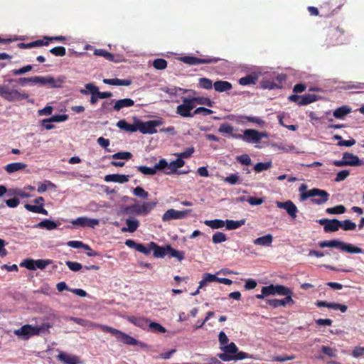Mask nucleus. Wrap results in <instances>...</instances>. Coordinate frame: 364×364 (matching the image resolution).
I'll list each match as a JSON object with an SVG mask.
<instances>
[{
	"label": "nucleus",
	"instance_id": "nucleus-1",
	"mask_svg": "<svg viewBox=\"0 0 364 364\" xmlns=\"http://www.w3.org/2000/svg\"><path fill=\"white\" fill-rule=\"evenodd\" d=\"M9 84L18 83L21 86H25L26 84L30 83L31 85H38L41 86L48 85L50 87H58L60 85L56 84V81L52 76H33L31 77H20L18 79L11 78L5 80Z\"/></svg>",
	"mask_w": 364,
	"mask_h": 364
},
{
	"label": "nucleus",
	"instance_id": "nucleus-2",
	"mask_svg": "<svg viewBox=\"0 0 364 364\" xmlns=\"http://www.w3.org/2000/svg\"><path fill=\"white\" fill-rule=\"evenodd\" d=\"M306 188L307 186L306 184H301L299 187L300 200L301 201H304L309 198H314L316 196H319L320 199L312 198L311 202L314 204L322 205L328 200L329 194L327 191L316 188L306 191Z\"/></svg>",
	"mask_w": 364,
	"mask_h": 364
},
{
	"label": "nucleus",
	"instance_id": "nucleus-3",
	"mask_svg": "<svg viewBox=\"0 0 364 364\" xmlns=\"http://www.w3.org/2000/svg\"><path fill=\"white\" fill-rule=\"evenodd\" d=\"M98 326L103 332L109 333L112 335H113L117 341L123 343L129 346H143V343L140 342L139 341L135 339L134 338L132 337L131 336L119 331L116 328H114L112 327L102 325V324H97L96 325Z\"/></svg>",
	"mask_w": 364,
	"mask_h": 364
},
{
	"label": "nucleus",
	"instance_id": "nucleus-4",
	"mask_svg": "<svg viewBox=\"0 0 364 364\" xmlns=\"http://www.w3.org/2000/svg\"><path fill=\"white\" fill-rule=\"evenodd\" d=\"M319 247L321 248L335 247L350 254H360L363 252V249L338 240L322 241L319 243Z\"/></svg>",
	"mask_w": 364,
	"mask_h": 364
},
{
	"label": "nucleus",
	"instance_id": "nucleus-5",
	"mask_svg": "<svg viewBox=\"0 0 364 364\" xmlns=\"http://www.w3.org/2000/svg\"><path fill=\"white\" fill-rule=\"evenodd\" d=\"M0 96L9 102L26 100L29 97L28 94L10 88L8 85H0Z\"/></svg>",
	"mask_w": 364,
	"mask_h": 364
},
{
	"label": "nucleus",
	"instance_id": "nucleus-6",
	"mask_svg": "<svg viewBox=\"0 0 364 364\" xmlns=\"http://www.w3.org/2000/svg\"><path fill=\"white\" fill-rule=\"evenodd\" d=\"M267 134L264 132H259L255 129H248L244 131L243 134H232V137L237 139H242L247 143H258L260 140L267 137Z\"/></svg>",
	"mask_w": 364,
	"mask_h": 364
},
{
	"label": "nucleus",
	"instance_id": "nucleus-7",
	"mask_svg": "<svg viewBox=\"0 0 364 364\" xmlns=\"http://www.w3.org/2000/svg\"><path fill=\"white\" fill-rule=\"evenodd\" d=\"M181 61L190 65H199V64H210L215 63L219 60V58L214 57L206 56L205 58H197L191 55H186L180 58Z\"/></svg>",
	"mask_w": 364,
	"mask_h": 364
},
{
	"label": "nucleus",
	"instance_id": "nucleus-8",
	"mask_svg": "<svg viewBox=\"0 0 364 364\" xmlns=\"http://www.w3.org/2000/svg\"><path fill=\"white\" fill-rule=\"evenodd\" d=\"M182 102L183 103L177 107L176 113L183 117H193V112L191 111L194 109L195 105L191 98L183 97Z\"/></svg>",
	"mask_w": 364,
	"mask_h": 364
},
{
	"label": "nucleus",
	"instance_id": "nucleus-9",
	"mask_svg": "<svg viewBox=\"0 0 364 364\" xmlns=\"http://www.w3.org/2000/svg\"><path fill=\"white\" fill-rule=\"evenodd\" d=\"M345 31L343 28L337 26L336 28H330L328 31L327 36L329 43L333 45L343 43L345 41Z\"/></svg>",
	"mask_w": 364,
	"mask_h": 364
},
{
	"label": "nucleus",
	"instance_id": "nucleus-10",
	"mask_svg": "<svg viewBox=\"0 0 364 364\" xmlns=\"http://www.w3.org/2000/svg\"><path fill=\"white\" fill-rule=\"evenodd\" d=\"M138 128L142 134H154L157 132L156 127L162 124L161 120H151L146 122H137Z\"/></svg>",
	"mask_w": 364,
	"mask_h": 364
},
{
	"label": "nucleus",
	"instance_id": "nucleus-11",
	"mask_svg": "<svg viewBox=\"0 0 364 364\" xmlns=\"http://www.w3.org/2000/svg\"><path fill=\"white\" fill-rule=\"evenodd\" d=\"M50 263L51 261L49 259L34 260L32 259H26L20 264V266L24 267L29 270H35L37 268L40 269H43Z\"/></svg>",
	"mask_w": 364,
	"mask_h": 364
},
{
	"label": "nucleus",
	"instance_id": "nucleus-12",
	"mask_svg": "<svg viewBox=\"0 0 364 364\" xmlns=\"http://www.w3.org/2000/svg\"><path fill=\"white\" fill-rule=\"evenodd\" d=\"M320 225H323L325 232H332L338 230L341 227V221L338 219L323 218L317 221Z\"/></svg>",
	"mask_w": 364,
	"mask_h": 364
},
{
	"label": "nucleus",
	"instance_id": "nucleus-13",
	"mask_svg": "<svg viewBox=\"0 0 364 364\" xmlns=\"http://www.w3.org/2000/svg\"><path fill=\"white\" fill-rule=\"evenodd\" d=\"M191 210H177L175 209H169L166 210L162 216V220L169 221L171 220L182 219L191 212Z\"/></svg>",
	"mask_w": 364,
	"mask_h": 364
},
{
	"label": "nucleus",
	"instance_id": "nucleus-14",
	"mask_svg": "<svg viewBox=\"0 0 364 364\" xmlns=\"http://www.w3.org/2000/svg\"><path fill=\"white\" fill-rule=\"evenodd\" d=\"M15 334L18 336H23L24 339H28L31 336H38V331L35 326L26 324L16 330Z\"/></svg>",
	"mask_w": 364,
	"mask_h": 364
},
{
	"label": "nucleus",
	"instance_id": "nucleus-15",
	"mask_svg": "<svg viewBox=\"0 0 364 364\" xmlns=\"http://www.w3.org/2000/svg\"><path fill=\"white\" fill-rule=\"evenodd\" d=\"M276 204L277 208L284 209L292 219L296 218L298 208L291 200H289L285 202L277 201Z\"/></svg>",
	"mask_w": 364,
	"mask_h": 364
},
{
	"label": "nucleus",
	"instance_id": "nucleus-16",
	"mask_svg": "<svg viewBox=\"0 0 364 364\" xmlns=\"http://www.w3.org/2000/svg\"><path fill=\"white\" fill-rule=\"evenodd\" d=\"M70 223L75 226L94 228L99 224V220L86 217H79L75 220H71Z\"/></svg>",
	"mask_w": 364,
	"mask_h": 364
},
{
	"label": "nucleus",
	"instance_id": "nucleus-17",
	"mask_svg": "<svg viewBox=\"0 0 364 364\" xmlns=\"http://www.w3.org/2000/svg\"><path fill=\"white\" fill-rule=\"evenodd\" d=\"M292 294L286 295L282 299H267V303L273 308H278L279 306H285L286 305L294 304V301L291 297Z\"/></svg>",
	"mask_w": 364,
	"mask_h": 364
},
{
	"label": "nucleus",
	"instance_id": "nucleus-18",
	"mask_svg": "<svg viewBox=\"0 0 364 364\" xmlns=\"http://www.w3.org/2000/svg\"><path fill=\"white\" fill-rule=\"evenodd\" d=\"M57 358L64 364H78L80 363L78 356L70 355L64 352H60Z\"/></svg>",
	"mask_w": 364,
	"mask_h": 364
},
{
	"label": "nucleus",
	"instance_id": "nucleus-19",
	"mask_svg": "<svg viewBox=\"0 0 364 364\" xmlns=\"http://www.w3.org/2000/svg\"><path fill=\"white\" fill-rule=\"evenodd\" d=\"M343 159H346L347 166H360L364 165V162L360 159L358 156L353 154L352 153H343Z\"/></svg>",
	"mask_w": 364,
	"mask_h": 364
},
{
	"label": "nucleus",
	"instance_id": "nucleus-20",
	"mask_svg": "<svg viewBox=\"0 0 364 364\" xmlns=\"http://www.w3.org/2000/svg\"><path fill=\"white\" fill-rule=\"evenodd\" d=\"M316 305L318 307H327L328 309H332L334 310H340L343 313L346 312L348 309L347 306L344 304L337 303H328L326 301H317L316 302Z\"/></svg>",
	"mask_w": 364,
	"mask_h": 364
},
{
	"label": "nucleus",
	"instance_id": "nucleus-21",
	"mask_svg": "<svg viewBox=\"0 0 364 364\" xmlns=\"http://www.w3.org/2000/svg\"><path fill=\"white\" fill-rule=\"evenodd\" d=\"M128 321L135 325L136 326H138L141 328L146 329V328H149V324L150 323V321L148 318H144V317H136V316H129Z\"/></svg>",
	"mask_w": 364,
	"mask_h": 364
},
{
	"label": "nucleus",
	"instance_id": "nucleus-22",
	"mask_svg": "<svg viewBox=\"0 0 364 364\" xmlns=\"http://www.w3.org/2000/svg\"><path fill=\"white\" fill-rule=\"evenodd\" d=\"M129 179V175H123V174H109L105 176V181L107 182H114V183H124L128 182Z\"/></svg>",
	"mask_w": 364,
	"mask_h": 364
},
{
	"label": "nucleus",
	"instance_id": "nucleus-23",
	"mask_svg": "<svg viewBox=\"0 0 364 364\" xmlns=\"http://www.w3.org/2000/svg\"><path fill=\"white\" fill-rule=\"evenodd\" d=\"M185 162L183 159L178 158L177 159L171 161L168 164V171H165V173L171 175L177 173V169L183 167Z\"/></svg>",
	"mask_w": 364,
	"mask_h": 364
},
{
	"label": "nucleus",
	"instance_id": "nucleus-24",
	"mask_svg": "<svg viewBox=\"0 0 364 364\" xmlns=\"http://www.w3.org/2000/svg\"><path fill=\"white\" fill-rule=\"evenodd\" d=\"M153 255L156 258H163L167 255L166 246L162 247L158 245L154 242H151Z\"/></svg>",
	"mask_w": 364,
	"mask_h": 364
},
{
	"label": "nucleus",
	"instance_id": "nucleus-25",
	"mask_svg": "<svg viewBox=\"0 0 364 364\" xmlns=\"http://www.w3.org/2000/svg\"><path fill=\"white\" fill-rule=\"evenodd\" d=\"M26 166H27V165L24 163L14 162V163L9 164L6 166H5L4 170L8 173H13L14 172H16V171H18L26 168Z\"/></svg>",
	"mask_w": 364,
	"mask_h": 364
},
{
	"label": "nucleus",
	"instance_id": "nucleus-26",
	"mask_svg": "<svg viewBox=\"0 0 364 364\" xmlns=\"http://www.w3.org/2000/svg\"><path fill=\"white\" fill-rule=\"evenodd\" d=\"M215 91L219 92H227L232 89V84L228 81L218 80L213 84Z\"/></svg>",
	"mask_w": 364,
	"mask_h": 364
},
{
	"label": "nucleus",
	"instance_id": "nucleus-27",
	"mask_svg": "<svg viewBox=\"0 0 364 364\" xmlns=\"http://www.w3.org/2000/svg\"><path fill=\"white\" fill-rule=\"evenodd\" d=\"M134 105V102L133 100L130 98H125L117 100L113 106V109L115 111H119L121 109L124 107H132Z\"/></svg>",
	"mask_w": 364,
	"mask_h": 364
},
{
	"label": "nucleus",
	"instance_id": "nucleus-28",
	"mask_svg": "<svg viewBox=\"0 0 364 364\" xmlns=\"http://www.w3.org/2000/svg\"><path fill=\"white\" fill-rule=\"evenodd\" d=\"M117 126L119 129H123L126 132H135L137 131V128H138L137 123L136 124H129L125 119L119 120L117 122Z\"/></svg>",
	"mask_w": 364,
	"mask_h": 364
},
{
	"label": "nucleus",
	"instance_id": "nucleus-29",
	"mask_svg": "<svg viewBox=\"0 0 364 364\" xmlns=\"http://www.w3.org/2000/svg\"><path fill=\"white\" fill-rule=\"evenodd\" d=\"M103 82L107 85H119V86H128L131 85L132 82L129 80H121L118 78H112V79H104Z\"/></svg>",
	"mask_w": 364,
	"mask_h": 364
},
{
	"label": "nucleus",
	"instance_id": "nucleus-30",
	"mask_svg": "<svg viewBox=\"0 0 364 364\" xmlns=\"http://www.w3.org/2000/svg\"><path fill=\"white\" fill-rule=\"evenodd\" d=\"M273 240L272 235L267 234L264 236L259 237L255 240L254 244L260 246H269Z\"/></svg>",
	"mask_w": 364,
	"mask_h": 364
},
{
	"label": "nucleus",
	"instance_id": "nucleus-31",
	"mask_svg": "<svg viewBox=\"0 0 364 364\" xmlns=\"http://www.w3.org/2000/svg\"><path fill=\"white\" fill-rule=\"evenodd\" d=\"M351 112V108L343 105L341 106L333 112V116L337 119H343L346 115Z\"/></svg>",
	"mask_w": 364,
	"mask_h": 364
},
{
	"label": "nucleus",
	"instance_id": "nucleus-32",
	"mask_svg": "<svg viewBox=\"0 0 364 364\" xmlns=\"http://www.w3.org/2000/svg\"><path fill=\"white\" fill-rule=\"evenodd\" d=\"M126 224L127 225V228H123L122 229V232H134L137 230L139 225V223L137 220L132 219H127Z\"/></svg>",
	"mask_w": 364,
	"mask_h": 364
},
{
	"label": "nucleus",
	"instance_id": "nucleus-33",
	"mask_svg": "<svg viewBox=\"0 0 364 364\" xmlns=\"http://www.w3.org/2000/svg\"><path fill=\"white\" fill-rule=\"evenodd\" d=\"M124 213L130 215H139L141 214L139 204L134 203L131 205L124 207L123 210Z\"/></svg>",
	"mask_w": 364,
	"mask_h": 364
},
{
	"label": "nucleus",
	"instance_id": "nucleus-34",
	"mask_svg": "<svg viewBox=\"0 0 364 364\" xmlns=\"http://www.w3.org/2000/svg\"><path fill=\"white\" fill-rule=\"evenodd\" d=\"M156 205V202H144L141 205L140 211L141 214L146 215H148Z\"/></svg>",
	"mask_w": 364,
	"mask_h": 364
},
{
	"label": "nucleus",
	"instance_id": "nucleus-35",
	"mask_svg": "<svg viewBox=\"0 0 364 364\" xmlns=\"http://www.w3.org/2000/svg\"><path fill=\"white\" fill-rule=\"evenodd\" d=\"M36 227L38 228H44V229L48 230H52L57 228L58 225L55 223V222L48 220V219H46V220H43V221L38 223L36 225Z\"/></svg>",
	"mask_w": 364,
	"mask_h": 364
},
{
	"label": "nucleus",
	"instance_id": "nucleus-36",
	"mask_svg": "<svg viewBox=\"0 0 364 364\" xmlns=\"http://www.w3.org/2000/svg\"><path fill=\"white\" fill-rule=\"evenodd\" d=\"M166 250L167 254H168L171 257H175L179 261H181L184 259V252L176 250L172 248L171 245H166Z\"/></svg>",
	"mask_w": 364,
	"mask_h": 364
},
{
	"label": "nucleus",
	"instance_id": "nucleus-37",
	"mask_svg": "<svg viewBox=\"0 0 364 364\" xmlns=\"http://www.w3.org/2000/svg\"><path fill=\"white\" fill-rule=\"evenodd\" d=\"M245 219L240 220H226L225 226L228 230H235L245 224Z\"/></svg>",
	"mask_w": 364,
	"mask_h": 364
},
{
	"label": "nucleus",
	"instance_id": "nucleus-38",
	"mask_svg": "<svg viewBox=\"0 0 364 364\" xmlns=\"http://www.w3.org/2000/svg\"><path fill=\"white\" fill-rule=\"evenodd\" d=\"M24 208L32 213H41L45 215H48V211L42 207V205H34L28 203L25 204Z\"/></svg>",
	"mask_w": 364,
	"mask_h": 364
},
{
	"label": "nucleus",
	"instance_id": "nucleus-39",
	"mask_svg": "<svg viewBox=\"0 0 364 364\" xmlns=\"http://www.w3.org/2000/svg\"><path fill=\"white\" fill-rule=\"evenodd\" d=\"M204 224L212 229L222 228L225 225V221L220 219H215L211 220H205Z\"/></svg>",
	"mask_w": 364,
	"mask_h": 364
},
{
	"label": "nucleus",
	"instance_id": "nucleus-40",
	"mask_svg": "<svg viewBox=\"0 0 364 364\" xmlns=\"http://www.w3.org/2000/svg\"><path fill=\"white\" fill-rule=\"evenodd\" d=\"M257 81V77L255 75H247L239 80L241 85L245 86L249 85H255Z\"/></svg>",
	"mask_w": 364,
	"mask_h": 364
},
{
	"label": "nucleus",
	"instance_id": "nucleus-41",
	"mask_svg": "<svg viewBox=\"0 0 364 364\" xmlns=\"http://www.w3.org/2000/svg\"><path fill=\"white\" fill-rule=\"evenodd\" d=\"M57 188L56 185L52 183L50 181H45L43 183H40L37 191L39 193H42L46 192L48 188L54 189L55 190Z\"/></svg>",
	"mask_w": 364,
	"mask_h": 364
},
{
	"label": "nucleus",
	"instance_id": "nucleus-42",
	"mask_svg": "<svg viewBox=\"0 0 364 364\" xmlns=\"http://www.w3.org/2000/svg\"><path fill=\"white\" fill-rule=\"evenodd\" d=\"M317 96L314 94H306L301 96V100L299 102V105H306L317 100Z\"/></svg>",
	"mask_w": 364,
	"mask_h": 364
},
{
	"label": "nucleus",
	"instance_id": "nucleus-43",
	"mask_svg": "<svg viewBox=\"0 0 364 364\" xmlns=\"http://www.w3.org/2000/svg\"><path fill=\"white\" fill-rule=\"evenodd\" d=\"M274 291L275 294L280 296L293 294V291L289 288L279 284L274 285Z\"/></svg>",
	"mask_w": 364,
	"mask_h": 364
},
{
	"label": "nucleus",
	"instance_id": "nucleus-44",
	"mask_svg": "<svg viewBox=\"0 0 364 364\" xmlns=\"http://www.w3.org/2000/svg\"><path fill=\"white\" fill-rule=\"evenodd\" d=\"M149 330L153 333H164L166 331V328L160 323L150 321L149 324Z\"/></svg>",
	"mask_w": 364,
	"mask_h": 364
},
{
	"label": "nucleus",
	"instance_id": "nucleus-45",
	"mask_svg": "<svg viewBox=\"0 0 364 364\" xmlns=\"http://www.w3.org/2000/svg\"><path fill=\"white\" fill-rule=\"evenodd\" d=\"M94 54L97 56L103 57L109 61L114 60V55L111 53L104 49H95L94 51Z\"/></svg>",
	"mask_w": 364,
	"mask_h": 364
},
{
	"label": "nucleus",
	"instance_id": "nucleus-46",
	"mask_svg": "<svg viewBox=\"0 0 364 364\" xmlns=\"http://www.w3.org/2000/svg\"><path fill=\"white\" fill-rule=\"evenodd\" d=\"M198 85L200 88L205 90H211L213 84L211 80L206 77H201L199 79Z\"/></svg>",
	"mask_w": 364,
	"mask_h": 364
},
{
	"label": "nucleus",
	"instance_id": "nucleus-47",
	"mask_svg": "<svg viewBox=\"0 0 364 364\" xmlns=\"http://www.w3.org/2000/svg\"><path fill=\"white\" fill-rule=\"evenodd\" d=\"M220 348L223 352H226L232 355H234L238 351L237 346L233 342L224 346H221Z\"/></svg>",
	"mask_w": 364,
	"mask_h": 364
},
{
	"label": "nucleus",
	"instance_id": "nucleus-48",
	"mask_svg": "<svg viewBox=\"0 0 364 364\" xmlns=\"http://www.w3.org/2000/svg\"><path fill=\"white\" fill-rule=\"evenodd\" d=\"M85 89H81L80 93L82 95H88L89 93L95 94L97 92L98 87L92 83H87L85 85Z\"/></svg>",
	"mask_w": 364,
	"mask_h": 364
},
{
	"label": "nucleus",
	"instance_id": "nucleus-49",
	"mask_svg": "<svg viewBox=\"0 0 364 364\" xmlns=\"http://www.w3.org/2000/svg\"><path fill=\"white\" fill-rule=\"evenodd\" d=\"M346 210V209L344 205H338L333 208H328L326 212L328 214H343Z\"/></svg>",
	"mask_w": 364,
	"mask_h": 364
},
{
	"label": "nucleus",
	"instance_id": "nucleus-50",
	"mask_svg": "<svg viewBox=\"0 0 364 364\" xmlns=\"http://www.w3.org/2000/svg\"><path fill=\"white\" fill-rule=\"evenodd\" d=\"M272 164L271 161H268V162H265V163L259 162L255 165L254 170L256 172H261L262 171H265V170L270 168L272 167Z\"/></svg>",
	"mask_w": 364,
	"mask_h": 364
},
{
	"label": "nucleus",
	"instance_id": "nucleus-51",
	"mask_svg": "<svg viewBox=\"0 0 364 364\" xmlns=\"http://www.w3.org/2000/svg\"><path fill=\"white\" fill-rule=\"evenodd\" d=\"M193 105H206L207 106L212 107V101L207 97H192L191 98Z\"/></svg>",
	"mask_w": 364,
	"mask_h": 364
},
{
	"label": "nucleus",
	"instance_id": "nucleus-52",
	"mask_svg": "<svg viewBox=\"0 0 364 364\" xmlns=\"http://www.w3.org/2000/svg\"><path fill=\"white\" fill-rule=\"evenodd\" d=\"M152 65L156 70H164L167 67V61L164 58H157L153 61Z\"/></svg>",
	"mask_w": 364,
	"mask_h": 364
},
{
	"label": "nucleus",
	"instance_id": "nucleus-53",
	"mask_svg": "<svg viewBox=\"0 0 364 364\" xmlns=\"http://www.w3.org/2000/svg\"><path fill=\"white\" fill-rule=\"evenodd\" d=\"M67 245L73 248H82L84 250L90 249V246L88 245L85 244L81 241L70 240L68 242Z\"/></svg>",
	"mask_w": 364,
	"mask_h": 364
},
{
	"label": "nucleus",
	"instance_id": "nucleus-54",
	"mask_svg": "<svg viewBox=\"0 0 364 364\" xmlns=\"http://www.w3.org/2000/svg\"><path fill=\"white\" fill-rule=\"evenodd\" d=\"M32 69L33 66L31 65H27L19 69H14L11 71V73L13 75H20L31 71Z\"/></svg>",
	"mask_w": 364,
	"mask_h": 364
},
{
	"label": "nucleus",
	"instance_id": "nucleus-55",
	"mask_svg": "<svg viewBox=\"0 0 364 364\" xmlns=\"http://www.w3.org/2000/svg\"><path fill=\"white\" fill-rule=\"evenodd\" d=\"M340 228L344 230H353L355 229L356 225L350 220H345L343 221H341Z\"/></svg>",
	"mask_w": 364,
	"mask_h": 364
},
{
	"label": "nucleus",
	"instance_id": "nucleus-56",
	"mask_svg": "<svg viewBox=\"0 0 364 364\" xmlns=\"http://www.w3.org/2000/svg\"><path fill=\"white\" fill-rule=\"evenodd\" d=\"M68 118L67 114H57L46 119V122H61L66 121Z\"/></svg>",
	"mask_w": 364,
	"mask_h": 364
},
{
	"label": "nucleus",
	"instance_id": "nucleus-57",
	"mask_svg": "<svg viewBox=\"0 0 364 364\" xmlns=\"http://www.w3.org/2000/svg\"><path fill=\"white\" fill-rule=\"evenodd\" d=\"M212 240L213 243L218 244L226 241L227 237L223 232H217L213 235Z\"/></svg>",
	"mask_w": 364,
	"mask_h": 364
},
{
	"label": "nucleus",
	"instance_id": "nucleus-58",
	"mask_svg": "<svg viewBox=\"0 0 364 364\" xmlns=\"http://www.w3.org/2000/svg\"><path fill=\"white\" fill-rule=\"evenodd\" d=\"M50 53L55 56L63 57L65 55L66 50L63 46H56L50 49Z\"/></svg>",
	"mask_w": 364,
	"mask_h": 364
},
{
	"label": "nucleus",
	"instance_id": "nucleus-59",
	"mask_svg": "<svg viewBox=\"0 0 364 364\" xmlns=\"http://www.w3.org/2000/svg\"><path fill=\"white\" fill-rule=\"evenodd\" d=\"M136 168L139 172L144 175H154L156 173L154 166L151 168L144 166H137Z\"/></svg>",
	"mask_w": 364,
	"mask_h": 364
},
{
	"label": "nucleus",
	"instance_id": "nucleus-60",
	"mask_svg": "<svg viewBox=\"0 0 364 364\" xmlns=\"http://www.w3.org/2000/svg\"><path fill=\"white\" fill-rule=\"evenodd\" d=\"M218 132L223 134H229L232 136V134H234L233 132V127L230 124L228 123H223L220 124Z\"/></svg>",
	"mask_w": 364,
	"mask_h": 364
},
{
	"label": "nucleus",
	"instance_id": "nucleus-61",
	"mask_svg": "<svg viewBox=\"0 0 364 364\" xmlns=\"http://www.w3.org/2000/svg\"><path fill=\"white\" fill-rule=\"evenodd\" d=\"M133 193L134 196L143 199H145L149 196L148 192L144 191L141 186L136 187L133 191Z\"/></svg>",
	"mask_w": 364,
	"mask_h": 364
},
{
	"label": "nucleus",
	"instance_id": "nucleus-62",
	"mask_svg": "<svg viewBox=\"0 0 364 364\" xmlns=\"http://www.w3.org/2000/svg\"><path fill=\"white\" fill-rule=\"evenodd\" d=\"M66 265L73 272H78L83 268L82 265L77 262L66 261Z\"/></svg>",
	"mask_w": 364,
	"mask_h": 364
},
{
	"label": "nucleus",
	"instance_id": "nucleus-63",
	"mask_svg": "<svg viewBox=\"0 0 364 364\" xmlns=\"http://www.w3.org/2000/svg\"><path fill=\"white\" fill-rule=\"evenodd\" d=\"M132 157V154L130 152H117L112 156L114 159H125L129 160Z\"/></svg>",
	"mask_w": 364,
	"mask_h": 364
},
{
	"label": "nucleus",
	"instance_id": "nucleus-64",
	"mask_svg": "<svg viewBox=\"0 0 364 364\" xmlns=\"http://www.w3.org/2000/svg\"><path fill=\"white\" fill-rule=\"evenodd\" d=\"M136 251L143 253L145 255H149L151 253V251H152L151 242L147 245V246H145L144 244L139 243Z\"/></svg>",
	"mask_w": 364,
	"mask_h": 364
}]
</instances>
